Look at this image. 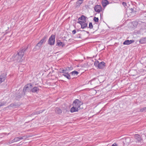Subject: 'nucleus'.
<instances>
[{"instance_id":"7ed1b4c3","label":"nucleus","mask_w":146,"mask_h":146,"mask_svg":"<svg viewBox=\"0 0 146 146\" xmlns=\"http://www.w3.org/2000/svg\"><path fill=\"white\" fill-rule=\"evenodd\" d=\"M32 88V85L31 83L27 84L23 88V92L24 95L25 94L26 92H29L31 91V89Z\"/></svg>"},{"instance_id":"ddd939ff","label":"nucleus","mask_w":146,"mask_h":146,"mask_svg":"<svg viewBox=\"0 0 146 146\" xmlns=\"http://www.w3.org/2000/svg\"><path fill=\"white\" fill-rule=\"evenodd\" d=\"M56 45L59 46H61L62 47H63L65 46V44L64 43L61 42L60 40H58L57 41V44Z\"/></svg>"},{"instance_id":"0eeeda50","label":"nucleus","mask_w":146,"mask_h":146,"mask_svg":"<svg viewBox=\"0 0 146 146\" xmlns=\"http://www.w3.org/2000/svg\"><path fill=\"white\" fill-rule=\"evenodd\" d=\"M84 0H79L74 5V7L75 8H79L80 5L83 3Z\"/></svg>"},{"instance_id":"1a4fd4ad","label":"nucleus","mask_w":146,"mask_h":146,"mask_svg":"<svg viewBox=\"0 0 146 146\" xmlns=\"http://www.w3.org/2000/svg\"><path fill=\"white\" fill-rule=\"evenodd\" d=\"M39 89L37 87H35L32 88L31 91L33 93H38L39 92Z\"/></svg>"},{"instance_id":"f03ea898","label":"nucleus","mask_w":146,"mask_h":146,"mask_svg":"<svg viewBox=\"0 0 146 146\" xmlns=\"http://www.w3.org/2000/svg\"><path fill=\"white\" fill-rule=\"evenodd\" d=\"M82 104V102L78 99L75 100L73 103V107L71 108L70 112L73 113L78 111L80 109V106Z\"/></svg>"},{"instance_id":"58836bf2","label":"nucleus","mask_w":146,"mask_h":146,"mask_svg":"<svg viewBox=\"0 0 146 146\" xmlns=\"http://www.w3.org/2000/svg\"><path fill=\"white\" fill-rule=\"evenodd\" d=\"M64 70L66 71V72H68V70H67V68H65Z\"/></svg>"},{"instance_id":"c9c22d12","label":"nucleus","mask_w":146,"mask_h":146,"mask_svg":"<svg viewBox=\"0 0 146 146\" xmlns=\"http://www.w3.org/2000/svg\"><path fill=\"white\" fill-rule=\"evenodd\" d=\"M76 33V31L75 30H74L72 31V33L73 34H75Z\"/></svg>"},{"instance_id":"9b49d317","label":"nucleus","mask_w":146,"mask_h":146,"mask_svg":"<svg viewBox=\"0 0 146 146\" xmlns=\"http://www.w3.org/2000/svg\"><path fill=\"white\" fill-rule=\"evenodd\" d=\"M106 65L105 63L104 62H102L99 63L98 68L99 69H102L104 68Z\"/></svg>"},{"instance_id":"412c9836","label":"nucleus","mask_w":146,"mask_h":146,"mask_svg":"<svg viewBox=\"0 0 146 146\" xmlns=\"http://www.w3.org/2000/svg\"><path fill=\"white\" fill-rule=\"evenodd\" d=\"M43 111L40 110L39 111H36L34 113H32V114L31 115H33L35 114H39L40 113H42Z\"/></svg>"},{"instance_id":"4be33fe9","label":"nucleus","mask_w":146,"mask_h":146,"mask_svg":"<svg viewBox=\"0 0 146 146\" xmlns=\"http://www.w3.org/2000/svg\"><path fill=\"white\" fill-rule=\"evenodd\" d=\"M78 73H79L77 71L75 70L72 72L70 73V74H71L72 75H74L75 74L77 75Z\"/></svg>"},{"instance_id":"20e7f679","label":"nucleus","mask_w":146,"mask_h":146,"mask_svg":"<svg viewBox=\"0 0 146 146\" xmlns=\"http://www.w3.org/2000/svg\"><path fill=\"white\" fill-rule=\"evenodd\" d=\"M134 138L136 142L139 144L140 145L142 143H143V139L141 138V136L140 135L137 134L135 135Z\"/></svg>"},{"instance_id":"6ab92c4d","label":"nucleus","mask_w":146,"mask_h":146,"mask_svg":"<svg viewBox=\"0 0 146 146\" xmlns=\"http://www.w3.org/2000/svg\"><path fill=\"white\" fill-rule=\"evenodd\" d=\"M86 22L83 21V23L82 24L81 28L82 29H84L87 27V23H86Z\"/></svg>"},{"instance_id":"a211bd4d","label":"nucleus","mask_w":146,"mask_h":146,"mask_svg":"<svg viewBox=\"0 0 146 146\" xmlns=\"http://www.w3.org/2000/svg\"><path fill=\"white\" fill-rule=\"evenodd\" d=\"M86 18L87 17L84 16L82 15L78 18V20H83V21L86 22L87 21L86 19Z\"/></svg>"},{"instance_id":"2f4dec72","label":"nucleus","mask_w":146,"mask_h":146,"mask_svg":"<svg viewBox=\"0 0 146 146\" xmlns=\"http://www.w3.org/2000/svg\"><path fill=\"white\" fill-rule=\"evenodd\" d=\"M15 140H14V139H13L12 141V142L11 143H10V142H9L7 144L8 145H9L11 143H13L14 142H15Z\"/></svg>"},{"instance_id":"72a5a7b5","label":"nucleus","mask_w":146,"mask_h":146,"mask_svg":"<svg viewBox=\"0 0 146 146\" xmlns=\"http://www.w3.org/2000/svg\"><path fill=\"white\" fill-rule=\"evenodd\" d=\"M83 21H78V23H79L81 26L82 24L83 23Z\"/></svg>"},{"instance_id":"f8f14e48","label":"nucleus","mask_w":146,"mask_h":146,"mask_svg":"<svg viewBox=\"0 0 146 146\" xmlns=\"http://www.w3.org/2000/svg\"><path fill=\"white\" fill-rule=\"evenodd\" d=\"M48 38V36L47 35L44 36L41 40L40 41V42L42 44L44 43L47 40Z\"/></svg>"},{"instance_id":"ea45409f","label":"nucleus","mask_w":146,"mask_h":146,"mask_svg":"<svg viewBox=\"0 0 146 146\" xmlns=\"http://www.w3.org/2000/svg\"><path fill=\"white\" fill-rule=\"evenodd\" d=\"M126 140H129V141H130V139H129V138H127V139H125V141Z\"/></svg>"},{"instance_id":"f3484780","label":"nucleus","mask_w":146,"mask_h":146,"mask_svg":"<svg viewBox=\"0 0 146 146\" xmlns=\"http://www.w3.org/2000/svg\"><path fill=\"white\" fill-rule=\"evenodd\" d=\"M62 75L69 80L71 79L70 75L68 72L65 74H63Z\"/></svg>"},{"instance_id":"473e14b6","label":"nucleus","mask_w":146,"mask_h":146,"mask_svg":"<svg viewBox=\"0 0 146 146\" xmlns=\"http://www.w3.org/2000/svg\"><path fill=\"white\" fill-rule=\"evenodd\" d=\"M122 4L124 7L127 6L126 3L125 2H123Z\"/></svg>"},{"instance_id":"a878e982","label":"nucleus","mask_w":146,"mask_h":146,"mask_svg":"<svg viewBox=\"0 0 146 146\" xmlns=\"http://www.w3.org/2000/svg\"><path fill=\"white\" fill-rule=\"evenodd\" d=\"M89 28L90 29L93 28V26L92 23L90 22L89 23Z\"/></svg>"},{"instance_id":"7c9ffc66","label":"nucleus","mask_w":146,"mask_h":146,"mask_svg":"<svg viewBox=\"0 0 146 146\" xmlns=\"http://www.w3.org/2000/svg\"><path fill=\"white\" fill-rule=\"evenodd\" d=\"M14 140H15V142H17V141H19V137H16L15 138H14Z\"/></svg>"},{"instance_id":"f704fd0d","label":"nucleus","mask_w":146,"mask_h":146,"mask_svg":"<svg viewBox=\"0 0 146 146\" xmlns=\"http://www.w3.org/2000/svg\"><path fill=\"white\" fill-rule=\"evenodd\" d=\"M62 73H63V74H65L66 73H68V72H66V71L64 69H62Z\"/></svg>"},{"instance_id":"6e6552de","label":"nucleus","mask_w":146,"mask_h":146,"mask_svg":"<svg viewBox=\"0 0 146 146\" xmlns=\"http://www.w3.org/2000/svg\"><path fill=\"white\" fill-rule=\"evenodd\" d=\"M134 42V40H126L124 41L123 43V45H129L131 44L132 43Z\"/></svg>"},{"instance_id":"bb28decb","label":"nucleus","mask_w":146,"mask_h":146,"mask_svg":"<svg viewBox=\"0 0 146 146\" xmlns=\"http://www.w3.org/2000/svg\"><path fill=\"white\" fill-rule=\"evenodd\" d=\"M144 111H146V107L141 109L140 110L141 112H143Z\"/></svg>"},{"instance_id":"2eb2a0df","label":"nucleus","mask_w":146,"mask_h":146,"mask_svg":"<svg viewBox=\"0 0 146 146\" xmlns=\"http://www.w3.org/2000/svg\"><path fill=\"white\" fill-rule=\"evenodd\" d=\"M55 112L58 114H60L62 113L61 110L58 107L56 108H55Z\"/></svg>"},{"instance_id":"b1692460","label":"nucleus","mask_w":146,"mask_h":146,"mask_svg":"<svg viewBox=\"0 0 146 146\" xmlns=\"http://www.w3.org/2000/svg\"><path fill=\"white\" fill-rule=\"evenodd\" d=\"M99 63V62L98 61H96L94 62V65L95 66L98 67Z\"/></svg>"},{"instance_id":"39448f33","label":"nucleus","mask_w":146,"mask_h":146,"mask_svg":"<svg viewBox=\"0 0 146 146\" xmlns=\"http://www.w3.org/2000/svg\"><path fill=\"white\" fill-rule=\"evenodd\" d=\"M55 36L52 35L49 37L48 41V44L50 45H53L54 44Z\"/></svg>"},{"instance_id":"9d476101","label":"nucleus","mask_w":146,"mask_h":146,"mask_svg":"<svg viewBox=\"0 0 146 146\" xmlns=\"http://www.w3.org/2000/svg\"><path fill=\"white\" fill-rule=\"evenodd\" d=\"M109 4V2L107 0H102V4L104 7H105Z\"/></svg>"},{"instance_id":"cd10ccee","label":"nucleus","mask_w":146,"mask_h":146,"mask_svg":"<svg viewBox=\"0 0 146 146\" xmlns=\"http://www.w3.org/2000/svg\"><path fill=\"white\" fill-rule=\"evenodd\" d=\"M94 21L96 22H98L99 21V19L98 17H94Z\"/></svg>"},{"instance_id":"c85d7f7f","label":"nucleus","mask_w":146,"mask_h":146,"mask_svg":"<svg viewBox=\"0 0 146 146\" xmlns=\"http://www.w3.org/2000/svg\"><path fill=\"white\" fill-rule=\"evenodd\" d=\"M19 137V141L20 140H22L24 139H26L27 138V137H26L25 136H23V137Z\"/></svg>"},{"instance_id":"dca6fc26","label":"nucleus","mask_w":146,"mask_h":146,"mask_svg":"<svg viewBox=\"0 0 146 146\" xmlns=\"http://www.w3.org/2000/svg\"><path fill=\"white\" fill-rule=\"evenodd\" d=\"M139 41V42L142 44L146 43V37L142 38Z\"/></svg>"},{"instance_id":"4468645a","label":"nucleus","mask_w":146,"mask_h":146,"mask_svg":"<svg viewBox=\"0 0 146 146\" xmlns=\"http://www.w3.org/2000/svg\"><path fill=\"white\" fill-rule=\"evenodd\" d=\"M6 78L5 75L0 76V84L1 83L3 82Z\"/></svg>"},{"instance_id":"c756f323","label":"nucleus","mask_w":146,"mask_h":146,"mask_svg":"<svg viewBox=\"0 0 146 146\" xmlns=\"http://www.w3.org/2000/svg\"><path fill=\"white\" fill-rule=\"evenodd\" d=\"M67 68V70H68V71L69 70H71L72 69V68L71 67H67L66 68Z\"/></svg>"},{"instance_id":"5701e85b","label":"nucleus","mask_w":146,"mask_h":146,"mask_svg":"<svg viewBox=\"0 0 146 146\" xmlns=\"http://www.w3.org/2000/svg\"><path fill=\"white\" fill-rule=\"evenodd\" d=\"M7 103V102L6 101H3V102H0V107L5 105Z\"/></svg>"},{"instance_id":"f257e3e1","label":"nucleus","mask_w":146,"mask_h":146,"mask_svg":"<svg viewBox=\"0 0 146 146\" xmlns=\"http://www.w3.org/2000/svg\"><path fill=\"white\" fill-rule=\"evenodd\" d=\"M28 47L25 48L21 50L13 56L14 59L17 62H19L22 61L24 59L23 57L24 54V52L27 49Z\"/></svg>"},{"instance_id":"e433bc0d","label":"nucleus","mask_w":146,"mask_h":146,"mask_svg":"<svg viewBox=\"0 0 146 146\" xmlns=\"http://www.w3.org/2000/svg\"><path fill=\"white\" fill-rule=\"evenodd\" d=\"M62 69H60V72L61 73H62Z\"/></svg>"},{"instance_id":"393cba45","label":"nucleus","mask_w":146,"mask_h":146,"mask_svg":"<svg viewBox=\"0 0 146 146\" xmlns=\"http://www.w3.org/2000/svg\"><path fill=\"white\" fill-rule=\"evenodd\" d=\"M22 96V94H20L16 96V98L17 100H18L21 98Z\"/></svg>"},{"instance_id":"423d86ee","label":"nucleus","mask_w":146,"mask_h":146,"mask_svg":"<svg viewBox=\"0 0 146 146\" xmlns=\"http://www.w3.org/2000/svg\"><path fill=\"white\" fill-rule=\"evenodd\" d=\"M102 7L100 5H96L94 7V10L95 11L98 13H99L101 12L102 10Z\"/></svg>"},{"instance_id":"aec40b11","label":"nucleus","mask_w":146,"mask_h":146,"mask_svg":"<svg viewBox=\"0 0 146 146\" xmlns=\"http://www.w3.org/2000/svg\"><path fill=\"white\" fill-rule=\"evenodd\" d=\"M42 44L39 42L35 46L36 48L37 49H39L40 48Z\"/></svg>"},{"instance_id":"4c0bfd02","label":"nucleus","mask_w":146,"mask_h":146,"mask_svg":"<svg viewBox=\"0 0 146 146\" xmlns=\"http://www.w3.org/2000/svg\"><path fill=\"white\" fill-rule=\"evenodd\" d=\"M82 31H85L86 32V33L88 34H89V32H88V31H85L84 30H83Z\"/></svg>"}]
</instances>
